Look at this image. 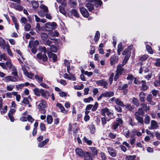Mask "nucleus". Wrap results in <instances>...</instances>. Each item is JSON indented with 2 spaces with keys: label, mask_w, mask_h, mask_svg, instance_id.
<instances>
[{
  "label": "nucleus",
  "mask_w": 160,
  "mask_h": 160,
  "mask_svg": "<svg viewBox=\"0 0 160 160\" xmlns=\"http://www.w3.org/2000/svg\"><path fill=\"white\" fill-rule=\"evenodd\" d=\"M69 3L71 6L73 7H75L77 5L76 0H70Z\"/></svg>",
  "instance_id": "obj_53"
},
{
  "label": "nucleus",
  "mask_w": 160,
  "mask_h": 160,
  "mask_svg": "<svg viewBox=\"0 0 160 160\" xmlns=\"http://www.w3.org/2000/svg\"><path fill=\"white\" fill-rule=\"evenodd\" d=\"M41 96L45 98L48 99L50 97V93L48 91L43 89H41Z\"/></svg>",
  "instance_id": "obj_9"
},
{
  "label": "nucleus",
  "mask_w": 160,
  "mask_h": 160,
  "mask_svg": "<svg viewBox=\"0 0 160 160\" xmlns=\"http://www.w3.org/2000/svg\"><path fill=\"white\" fill-rule=\"evenodd\" d=\"M124 69L122 68V66L121 64L119 65L117 67L116 72L120 74H122V72L123 71Z\"/></svg>",
  "instance_id": "obj_23"
},
{
  "label": "nucleus",
  "mask_w": 160,
  "mask_h": 160,
  "mask_svg": "<svg viewBox=\"0 0 160 160\" xmlns=\"http://www.w3.org/2000/svg\"><path fill=\"white\" fill-rule=\"evenodd\" d=\"M150 122V118L149 116L146 114L145 116L144 123L146 124H149Z\"/></svg>",
  "instance_id": "obj_33"
},
{
  "label": "nucleus",
  "mask_w": 160,
  "mask_h": 160,
  "mask_svg": "<svg viewBox=\"0 0 160 160\" xmlns=\"http://www.w3.org/2000/svg\"><path fill=\"white\" fill-rule=\"evenodd\" d=\"M1 112L2 114H3L6 113L7 111V106H4V108L2 109L1 108Z\"/></svg>",
  "instance_id": "obj_55"
},
{
  "label": "nucleus",
  "mask_w": 160,
  "mask_h": 160,
  "mask_svg": "<svg viewBox=\"0 0 160 160\" xmlns=\"http://www.w3.org/2000/svg\"><path fill=\"white\" fill-rule=\"evenodd\" d=\"M59 10L61 13H62L63 14L65 15L66 14V12L64 8L62 6H59Z\"/></svg>",
  "instance_id": "obj_48"
},
{
  "label": "nucleus",
  "mask_w": 160,
  "mask_h": 160,
  "mask_svg": "<svg viewBox=\"0 0 160 160\" xmlns=\"http://www.w3.org/2000/svg\"><path fill=\"white\" fill-rule=\"evenodd\" d=\"M69 130L70 131H72L73 133H75L78 130L77 123H75L71 126L70 125Z\"/></svg>",
  "instance_id": "obj_15"
},
{
  "label": "nucleus",
  "mask_w": 160,
  "mask_h": 160,
  "mask_svg": "<svg viewBox=\"0 0 160 160\" xmlns=\"http://www.w3.org/2000/svg\"><path fill=\"white\" fill-rule=\"evenodd\" d=\"M36 105L37 109L41 111L42 113L45 114L46 112L47 104L45 100L41 99L37 101L36 102Z\"/></svg>",
  "instance_id": "obj_1"
},
{
  "label": "nucleus",
  "mask_w": 160,
  "mask_h": 160,
  "mask_svg": "<svg viewBox=\"0 0 160 160\" xmlns=\"http://www.w3.org/2000/svg\"><path fill=\"white\" fill-rule=\"evenodd\" d=\"M83 140L84 142L87 143V144L89 145H91L92 144V141L88 139L86 137H84L83 138Z\"/></svg>",
  "instance_id": "obj_51"
},
{
  "label": "nucleus",
  "mask_w": 160,
  "mask_h": 160,
  "mask_svg": "<svg viewBox=\"0 0 160 160\" xmlns=\"http://www.w3.org/2000/svg\"><path fill=\"white\" fill-rule=\"evenodd\" d=\"M27 120L31 123H32L34 121V119H33L31 116L30 115H28L27 116Z\"/></svg>",
  "instance_id": "obj_64"
},
{
  "label": "nucleus",
  "mask_w": 160,
  "mask_h": 160,
  "mask_svg": "<svg viewBox=\"0 0 160 160\" xmlns=\"http://www.w3.org/2000/svg\"><path fill=\"white\" fill-rule=\"evenodd\" d=\"M100 37V33L98 31H97L94 37V40L95 42H97L99 39Z\"/></svg>",
  "instance_id": "obj_46"
},
{
  "label": "nucleus",
  "mask_w": 160,
  "mask_h": 160,
  "mask_svg": "<svg viewBox=\"0 0 160 160\" xmlns=\"http://www.w3.org/2000/svg\"><path fill=\"white\" fill-rule=\"evenodd\" d=\"M31 3L33 8L36 9L38 7L39 5L38 1L35 0H32Z\"/></svg>",
  "instance_id": "obj_22"
},
{
  "label": "nucleus",
  "mask_w": 160,
  "mask_h": 160,
  "mask_svg": "<svg viewBox=\"0 0 160 160\" xmlns=\"http://www.w3.org/2000/svg\"><path fill=\"white\" fill-rule=\"evenodd\" d=\"M64 64L67 66V71L68 73H70V66L69 61L67 60H65L64 61Z\"/></svg>",
  "instance_id": "obj_27"
},
{
  "label": "nucleus",
  "mask_w": 160,
  "mask_h": 160,
  "mask_svg": "<svg viewBox=\"0 0 160 160\" xmlns=\"http://www.w3.org/2000/svg\"><path fill=\"white\" fill-rule=\"evenodd\" d=\"M128 86L127 84H125L119 86L118 87V88L120 90L125 89H127V88L128 87Z\"/></svg>",
  "instance_id": "obj_57"
},
{
  "label": "nucleus",
  "mask_w": 160,
  "mask_h": 160,
  "mask_svg": "<svg viewBox=\"0 0 160 160\" xmlns=\"http://www.w3.org/2000/svg\"><path fill=\"white\" fill-rule=\"evenodd\" d=\"M49 141L48 139H46L43 141L41 142L38 145V146L40 148H42L43 147L46 143Z\"/></svg>",
  "instance_id": "obj_30"
},
{
  "label": "nucleus",
  "mask_w": 160,
  "mask_h": 160,
  "mask_svg": "<svg viewBox=\"0 0 160 160\" xmlns=\"http://www.w3.org/2000/svg\"><path fill=\"white\" fill-rule=\"evenodd\" d=\"M47 121L48 124H51L52 122L53 119L51 115H48L47 116Z\"/></svg>",
  "instance_id": "obj_37"
},
{
  "label": "nucleus",
  "mask_w": 160,
  "mask_h": 160,
  "mask_svg": "<svg viewBox=\"0 0 160 160\" xmlns=\"http://www.w3.org/2000/svg\"><path fill=\"white\" fill-rule=\"evenodd\" d=\"M56 1L58 2L61 3L64 6L67 5L66 0H56Z\"/></svg>",
  "instance_id": "obj_52"
},
{
  "label": "nucleus",
  "mask_w": 160,
  "mask_h": 160,
  "mask_svg": "<svg viewBox=\"0 0 160 160\" xmlns=\"http://www.w3.org/2000/svg\"><path fill=\"white\" fill-rule=\"evenodd\" d=\"M135 156L134 155H130L127 156L126 157V160H132L134 159L135 158Z\"/></svg>",
  "instance_id": "obj_59"
},
{
  "label": "nucleus",
  "mask_w": 160,
  "mask_h": 160,
  "mask_svg": "<svg viewBox=\"0 0 160 160\" xmlns=\"http://www.w3.org/2000/svg\"><path fill=\"white\" fill-rule=\"evenodd\" d=\"M40 8L41 9L38 11V15L41 17H44L46 13H48V10L47 6L43 4H41L40 6Z\"/></svg>",
  "instance_id": "obj_3"
},
{
  "label": "nucleus",
  "mask_w": 160,
  "mask_h": 160,
  "mask_svg": "<svg viewBox=\"0 0 160 160\" xmlns=\"http://www.w3.org/2000/svg\"><path fill=\"white\" fill-rule=\"evenodd\" d=\"M104 97H111L113 96L114 94L113 92H108L103 93Z\"/></svg>",
  "instance_id": "obj_35"
},
{
  "label": "nucleus",
  "mask_w": 160,
  "mask_h": 160,
  "mask_svg": "<svg viewBox=\"0 0 160 160\" xmlns=\"http://www.w3.org/2000/svg\"><path fill=\"white\" fill-rule=\"evenodd\" d=\"M152 96L151 94H148L147 96V101L151 105H154L155 103L152 101Z\"/></svg>",
  "instance_id": "obj_21"
},
{
  "label": "nucleus",
  "mask_w": 160,
  "mask_h": 160,
  "mask_svg": "<svg viewBox=\"0 0 160 160\" xmlns=\"http://www.w3.org/2000/svg\"><path fill=\"white\" fill-rule=\"evenodd\" d=\"M115 102L118 105L120 106L121 107H124V106L123 103L119 98L116 99Z\"/></svg>",
  "instance_id": "obj_28"
},
{
  "label": "nucleus",
  "mask_w": 160,
  "mask_h": 160,
  "mask_svg": "<svg viewBox=\"0 0 160 160\" xmlns=\"http://www.w3.org/2000/svg\"><path fill=\"white\" fill-rule=\"evenodd\" d=\"M89 149L91 150L93 154L94 155H96L98 153L97 150L96 148L94 147H90L89 148Z\"/></svg>",
  "instance_id": "obj_42"
},
{
  "label": "nucleus",
  "mask_w": 160,
  "mask_h": 160,
  "mask_svg": "<svg viewBox=\"0 0 160 160\" xmlns=\"http://www.w3.org/2000/svg\"><path fill=\"white\" fill-rule=\"evenodd\" d=\"M132 102L133 104L137 106H138L139 105V103L138 100L136 98H133L132 100Z\"/></svg>",
  "instance_id": "obj_45"
},
{
  "label": "nucleus",
  "mask_w": 160,
  "mask_h": 160,
  "mask_svg": "<svg viewBox=\"0 0 160 160\" xmlns=\"http://www.w3.org/2000/svg\"><path fill=\"white\" fill-rule=\"evenodd\" d=\"M148 58V55H144L140 58L139 60L141 61H144L147 59Z\"/></svg>",
  "instance_id": "obj_60"
},
{
  "label": "nucleus",
  "mask_w": 160,
  "mask_h": 160,
  "mask_svg": "<svg viewBox=\"0 0 160 160\" xmlns=\"http://www.w3.org/2000/svg\"><path fill=\"white\" fill-rule=\"evenodd\" d=\"M128 122L129 124L132 126L133 127L137 125V123L133 121L132 118L131 117H129L128 118Z\"/></svg>",
  "instance_id": "obj_26"
},
{
  "label": "nucleus",
  "mask_w": 160,
  "mask_h": 160,
  "mask_svg": "<svg viewBox=\"0 0 160 160\" xmlns=\"http://www.w3.org/2000/svg\"><path fill=\"white\" fill-rule=\"evenodd\" d=\"M139 99L141 102H144L145 100V94L143 92H141L139 94Z\"/></svg>",
  "instance_id": "obj_19"
},
{
  "label": "nucleus",
  "mask_w": 160,
  "mask_h": 160,
  "mask_svg": "<svg viewBox=\"0 0 160 160\" xmlns=\"http://www.w3.org/2000/svg\"><path fill=\"white\" fill-rule=\"evenodd\" d=\"M60 109L61 112L64 113H67V111H66L64 108L62 106L61 104L58 103L56 105Z\"/></svg>",
  "instance_id": "obj_18"
},
{
  "label": "nucleus",
  "mask_w": 160,
  "mask_h": 160,
  "mask_svg": "<svg viewBox=\"0 0 160 160\" xmlns=\"http://www.w3.org/2000/svg\"><path fill=\"white\" fill-rule=\"evenodd\" d=\"M86 6L90 11H91L94 9L93 4L88 3L86 4Z\"/></svg>",
  "instance_id": "obj_39"
},
{
  "label": "nucleus",
  "mask_w": 160,
  "mask_h": 160,
  "mask_svg": "<svg viewBox=\"0 0 160 160\" xmlns=\"http://www.w3.org/2000/svg\"><path fill=\"white\" fill-rule=\"evenodd\" d=\"M123 55H125V58L122 64L125 65L127 62L128 58L131 55V53H129L128 50H125L122 53Z\"/></svg>",
  "instance_id": "obj_6"
},
{
  "label": "nucleus",
  "mask_w": 160,
  "mask_h": 160,
  "mask_svg": "<svg viewBox=\"0 0 160 160\" xmlns=\"http://www.w3.org/2000/svg\"><path fill=\"white\" fill-rule=\"evenodd\" d=\"M124 134L126 138H129L130 137V134L129 130H128L127 129H126L125 130V131L124 132Z\"/></svg>",
  "instance_id": "obj_47"
},
{
  "label": "nucleus",
  "mask_w": 160,
  "mask_h": 160,
  "mask_svg": "<svg viewBox=\"0 0 160 160\" xmlns=\"http://www.w3.org/2000/svg\"><path fill=\"white\" fill-rule=\"evenodd\" d=\"M101 113L103 116H105L106 114L107 115L111 118H114L113 113L112 112L110 111L107 108L102 109L101 110Z\"/></svg>",
  "instance_id": "obj_4"
},
{
  "label": "nucleus",
  "mask_w": 160,
  "mask_h": 160,
  "mask_svg": "<svg viewBox=\"0 0 160 160\" xmlns=\"http://www.w3.org/2000/svg\"><path fill=\"white\" fill-rule=\"evenodd\" d=\"M144 114V112L141 108H139L138 111L135 113L136 119L138 121V122L141 124H143V120L142 118L140 116H143Z\"/></svg>",
  "instance_id": "obj_2"
},
{
  "label": "nucleus",
  "mask_w": 160,
  "mask_h": 160,
  "mask_svg": "<svg viewBox=\"0 0 160 160\" xmlns=\"http://www.w3.org/2000/svg\"><path fill=\"white\" fill-rule=\"evenodd\" d=\"M7 49L8 54L11 56H12V54L10 49L9 46L8 45H6Z\"/></svg>",
  "instance_id": "obj_56"
},
{
  "label": "nucleus",
  "mask_w": 160,
  "mask_h": 160,
  "mask_svg": "<svg viewBox=\"0 0 160 160\" xmlns=\"http://www.w3.org/2000/svg\"><path fill=\"white\" fill-rule=\"evenodd\" d=\"M24 75L26 76L27 77L29 78L30 79H34L33 76L34 74L32 73L31 72H26Z\"/></svg>",
  "instance_id": "obj_29"
},
{
  "label": "nucleus",
  "mask_w": 160,
  "mask_h": 160,
  "mask_svg": "<svg viewBox=\"0 0 160 160\" xmlns=\"http://www.w3.org/2000/svg\"><path fill=\"white\" fill-rule=\"evenodd\" d=\"M118 57L115 55H114L111 57L110 58V64L113 65L118 62Z\"/></svg>",
  "instance_id": "obj_12"
},
{
  "label": "nucleus",
  "mask_w": 160,
  "mask_h": 160,
  "mask_svg": "<svg viewBox=\"0 0 160 160\" xmlns=\"http://www.w3.org/2000/svg\"><path fill=\"white\" fill-rule=\"evenodd\" d=\"M156 62L154 63V65L157 67L160 66V59L157 58L156 59Z\"/></svg>",
  "instance_id": "obj_61"
},
{
  "label": "nucleus",
  "mask_w": 160,
  "mask_h": 160,
  "mask_svg": "<svg viewBox=\"0 0 160 160\" xmlns=\"http://www.w3.org/2000/svg\"><path fill=\"white\" fill-rule=\"evenodd\" d=\"M5 45L4 40L3 38L0 37V46L2 47V48H4Z\"/></svg>",
  "instance_id": "obj_50"
},
{
  "label": "nucleus",
  "mask_w": 160,
  "mask_h": 160,
  "mask_svg": "<svg viewBox=\"0 0 160 160\" xmlns=\"http://www.w3.org/2000/svg\"><path fill=\"white\" fill-rule=\"evenodd\" d=\"M123 50V48L122 47L121 43H120L118 45V54L119 55L121 54V52Z\"/></svg>",
  "instance_id": "obj_36"
},
{
  "label": "nucleus",
  "mask_w": 160,
  "mask_h": 160,
  "mask_svg": "<svg viewBox=\"0 0 160 160\" xmlns=\"http://www.w3.org/2000/svg\"><path fill=\"white\" fill-rule=\"evenodd\" d=\"M33 91L35 95L37 96H39L41 94V89H39L38 88H35L33 89Z\"/></svg>",
  "instance_id": "obj_32"
},
{
  "label": "nucleus",
  "mask_w": 160,
  "mask_h": 160,
  "mask_svg": "<svg viewBox=\"0 0 160 160\" xmlns=\"http://www.w3.org/2000/svg\"><path fill=\"white\" fill-rule=\"evenodd\" d=\"M45 54L42 55L41 53H38L37 55V57L39 59H42L43 61H46L48 60V57Z\"/></svg>",
  "instance_id": "obj_14"
},
{
  "label": "nucleus",
  "mask_w": 160,
  "mask_h": 160,
  "mask_svg": "<svg viewBox=\"0 0 160 160\" xmlns=\"http://www.w3.org/2000/svg\"><path fill=\"white\" fill-rule=\"evenodd\" d=\"M12 74L15 76H17L18 75L17 69L14 67L12 68Z\"/></svg>",
  "instance_id": "obj_31"
},
{
  "label": "nucleus",
  "mask_w": 160,
  "mask_h": 160,
  "mask_svg": "<svg viewBox=\"0 0 160 160\" xmlns=\"http://www.w3.org/2000/svg\"><path fill=\"white\" fill-rule=\"evenodd\" d=\"M92 156L93 155L92 153L88 152H84L83 157L84 158L85 160H92Z\"/></svg>",
  "instance_id": "obj_10"
},
{
  "label": "nucleus",
  "mask_w": 160,
  "mask_h": 160,
  "mask_svg": "<svg viewBox=\"0 0 160 160\" xmlns=\"http://www.w3.org/2000/svg\"><path fill=\"white\" fill-rule=\"evenodd\" d=\"M51 22H47L45 24V27L47 30L49 31H52L53 29Z\"/></svg>",
  "instance_id": "obj_20"
},
{
  "label": "nucleus",
  "mask_w": 160,
  "mask_h": 160,
  "mask_svg": "<svg viewBox=\"0 0 160 160\" xmlns=\"http://www.w3.org/2000/svg\"><path fill=\"white\" fill-rule=\"evenodd\" d=\"M93 100V98L91 97H90L87 98L83 99V101L86 103H88L90 101H92Z\"/></svg>",
  "instance_id": "obj_44"
},
{
  "label": "nucleus",
  "mask_w": 160,
  "mask_h": 160,
  "mask_svg": "<svg viewBox=\"0 0 160 160\" xmlns=\"http://www.w3.org/2000/svg\"><path fill=\"white\" fill-rule=\"evenodd\" d=\"M96 83L99 86H103L104 88H107L108 85V83L106 81L104 80H100L97 81Z\"/></svg>",
  "instance_id": "obj_7"
},
{
  "label": "nucleus",
  "mask_w": 160,
  "mask_h": 160,
  "mask_svg": "<svg viewBox=\"0 0 160 160\" xmlns=\"http://www.w3.org/2000/svg\"><path fill=\"white\" fill-rule=\"evenodd\" d=\"M80 10L82 15L84 17H88L89 16V13L87 9L84 7L81 8Z\"/></svg>",
  "instance_id": "obj_13"
},
{
  "label": "nucleus",
  "mask_w": 160,
  "mask_h": 160,
  "mask_svg": "<svg viewBox=\"0 0 160 160\" xmlns=\"http://www.w3.org/2000/svg\"><path fill=\"white\" fill-rule=\"evenodd\" d=\"M158 127V123L154 120H152L151 122L150 126L148 127V128L149 130L156 129Z\"/></svg>",
  "instance_id": "obj_8"
},
{
  "label": "nucleus",
  "mask_w": 160,
  "mask_h": 160,
  "mask_svg": "<svg viewBox=\"0 0 160 160\" xmlns=\"http://www.w3.org/2000/svg\"><path fill=\"white\" fill-rule=\"evenodd\" d=\"M43 78L42 76L39 75L37 74L35 75V78L38 81L42 82L43 80Z\"/></svg>",
  "instance_id": "obj_38"
},
{
  "label": "nucleus",
  "mask_w": 160,
  "mask_h": 160,
  "mask_svg": "<svg viewBox=\"0 0 160 160\" xmlns=\"http://www.w3.org/2000/svg\"><path fill=\"white\" fill-rule=\"evenodd\" d=\"M76 153L79 156L83 157L84 152L80 148H77L75 150Z\"/></svg>",
  "instance_id": "obj_17"
},
{
  "label": "nucleus",
  "mask_w": 160,
  "mask_h": 160,
  "mask_svg": "<svg viewBox=\"0 0 160 160\" xmlns=\"http://www.w3.org/2000/svg\"><path fill=\"white\" fill-rule=\"evenodd\" d=\"M15 87V86L13 85H8L6 86V89L8 91H12Z\"/></svg>",
  "instance_id": "obj_43"
},
{
  "label": "nucleus",
  "mask_w": 160,
  "mask_h": 160,
  "mask_svg": "<svg viewBox=\"0 0 160 160\" xmlns=\"http://www.w3.org/2000/svg\"><path fill=\"white\" fill-rule=\"evenodd\" d=\"M40 129L42 131H44L46 130V128L44 124L41 123L40 125Z\"/></svg>",
  "instance_id": "obj_63"
},
{
  "label": "nucleus",
  "mask_w": 160,
  "mask_h": 160,
  "mask_svg": "<svg viewBox=\"0 0 160 160\" xmlns=\"http://www.w3.org/2000/svg\"><path fill=\"white\" fill-rule=\"evenodd\" d=\"M32 43L33 44V46L34 47H37L39 44V42L37 40H35L34 42H29V46L30 48H32L33 47Z\"/></svg>",
  "instance_id": "obj_24"
},
{
  "label": "nucleus",
  "mask_w": 160,
  "mask_h": 160,
  "mask_svg": "<svg viewBox=\"0 0 160 160\" xmlns=\"http://www.w3.org/2000/svg\"><path fill=\"white\" fill-rule=\"evenodd\" d=\"M108 150L109 155L112 157H115L117 155V152L112 147H109L108 148Z\"/></svg>",
  "instance_id": "obj_11"
},
{
  "label": "nucleus",
  "mask_w": 160,
  "mask_h": 160,
  "mask_svg": "<svg viewBox=\"0 0 160 160\" xmlns=\"http://www.w3.org/2000/svg\"><path fill=\"white\" fill-rule=\"evenodd\" d=\"M71 13L77 18L79 17V15L78 12L75 9H73L71 10Z\"/></svg>",
  "instance_id": "obj_41"
},
{
  "label": "nucleus",
  "mask_w": 160,
  "mask_h": 160,
  "mask_svg": "<svg viewBox=\"0 0 160 160\" xmlns=\"http://www.w3.org/2000/svg\"><path fill=\"white\" fill-rule=\"evenodd\" d=\"M41 37L42 40H46L48 38V35L45 32H42L41 34Z\"/></svg>",
  "instance_id": "obj_34"
},
{
  "label": "nucleus",
  "mask_w": 160,
  "mask_h": 160,
  "mask_svg": "<svg viewBox=\"0 0 160 160\" xmlns=\"http://www.w3.org/2000/svg\"><path fill=\"white\" fill-rule=\"evenodd\" d=\"M94 3L96 7L99 6H101L102 3V2L101 0H94Z\"/></svg>",
  "instance_id": "obj_40"
},
{
  "label": "nucleus",
  "mask_w": 160,
  "mask_h": 160,
  "mask_svg": "<svg viewBox=\"0 0 160 160\" xmlns=\"http://www.w3.org/2000/svg\"><path fill=\"white\" fill-rule=\"evenodd\" d=\"M3 80L6 82H17L18 81V79L12 76H6L3 78Z\"/></svg>",
  "instance_id": "obj_5"
},
{
  "label": "nucleus",
  "mask_w": 160,
  "mask_h": 160,
  "mask_svg": "<svg viewBox=\"0 0 160 160\" xmlns=\"http://www.w3.org/2000/svg\"><path fill=\"white\" fill-rule=\"evenodd\" d=\"M30 29L31 25L29 23L27 24L24 27V29L26 31H29L30 30Z\"/></svg>",
  "instance_id": "obj_62"
},
{
  "label": "nucleus",
  "mask_w": 160,
  "mask_h": 160,
  "mask_svg": "<svg viewBox=\"0 0 160 160\" xmlns=\"http://www.w3.org/2000/svg\"><path fill=\"white\" fill-rule=\"evenodd\" d=\"M98 106V103L97 102H96L94 105L92 106V111L93 112L96 111Z\"/></svg>",
  "instance_id": "obj_58"
},
{
  "label": "nucleus",
  "mask_w": 160,
  "mask_h": 160,
  "mask_svg": "<svg viewBox=\"0 0 160 160\" xmlns=\"http://www.w3.org/2000/svg\"><path fill=\"white\" fill-rule=\"evenodd\" d=\"M141 105L142 106V108L143 110L147 112L149 110V106L145 103H141Z\"/></svg>",
  "instance_id": "obj_25"
},
{
  "label": "nucleus",
  "mask_w": 160,
  "mask_h": 160,
  "mask_svg": "<svg viewBox=\"0 0 160 160\" xmlns=\"http://www.w3.org/2000/svg\"><path fill=\"white\" fill-rule=\"evenodd\" d=\"M146 82L142 80L141 81V84H142V88L143 90H146L147 89V87L145 85Z\"/></svg>",
  "instance_id": "obj_49"
},
{
  "label": "nucleus",
  "mask_w": 160,
  "mask_h": 160,
  "mask_svg": "<svg viewBox=\"0 0 160 160\" xmlns=\"http://www.w3.org/2000/svg\"><path fill=\"white\" fill-rule=\"evenodd\" d=\"M48 53L49 58H52L54 62H55L57 61V57L55 54L49 52H48Z\"/></svg>",
  "instance_id": "obj_16"
},
{
  "label": "nucleus",
  "mask_w": 160,
  "mask_h": 160,
  "mask_svg": "<svg viewBox=\"0 0 160 160\" xmlns=\"http://www.w3.org/2000/svg\"><path fill=\"white\" fill-rule=\"evenodd\" d=\"M14 8L18 10L21 11L23 9V7L22 6L19 5H15L14 6Z\"/></svg>",
  "instance_id": "obj_54"
}]
</instances>
